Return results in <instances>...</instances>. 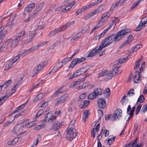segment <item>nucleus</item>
Masks as SVG:
<instances>
[{
    "instance_id": "nucleus-3",
    "label": "nucleus",
    "mask_w": 147,
    "mask_h": 147,
    "mask_svg": "<svg viewBox=\"0 0 147 147\" xmlns=\"http://www.w3.org/2000/svg\"><path fill=\"white\" fill-rule=\"evenodd\" d=\"M102 91L101 89L98 90V88L94 89V92L90 93L88 96V98L90 100H92L94 98H96L98 95H101L102 93Z\"/></svg>"
},
{
    "instance_id": "nucleus-33",
    "label": "nucleus",
    "mask_w": 147,
    "mask_h": 147,
    "mask_svg": "<svg viewBox=\"0 0 147 147\" xmlns=\"http://www.w3.org/2000/svg\"><path fill=\"white\" fill-rule=\"evenodd\" d=\"M142 60V56H141V57L140 58L138 59V60H137L135 63V69L137 70L138 69V68L139 67L140 64L139 63Z\"/></svg>"
},
{
    "instance_id": "nucleus-23",
    "label": "nucleus",
    "mask_w": 147,
    "mask_h": 147,
    "mask_svg": "<svg viewBox=\"0 0 147 147\" xmlns=\"http://www.w3.org/2000/svg\"><path fill=\"white\" fill-rule=\"evenodd\" d=\"M110 13L109 12H107V13H104L102 16V17L100 20V21L102 22H105L107 20V18L109 16Z\"/></svg>"
},
{
    "instance_id": "nucleus-37",
    "label": "nucleus",
    "mask_w": 147,
    "mask_h": 147,
    "mask_svg": "<svg viewBox=\"0 0 147 147\" xmlns=\"http://www.w3.org/2000/svg\"><path fill=\"white\" fill-rule=\"evenodd\" d=\"M80 33V32H79L77 34L74 36L71 39V40H77L78 39L81 37Z\"/></svg>"
},
{
    "instance_id": "nucleus-27",
    "label": "nucleus",
    "mask_w": 147,
    "mask_h": 147,
    "mask_svg": "<svg viewBox=\"0 0 147 147\" xmlns=\"http://www.w3.org/2000/svg\"><path fill=\"white\" fill-rule=\"evenodd\" d=\"M89 111L88 110H85L84 111L83 113V115L82 117V121L85 122L86 119L88 118Z\"/></svg>"
},
{
    "instance_id": "nucleus-51",
    "label": "nucleus",
    "mask_w": 147,
    "mask_h": 147,
    "mask_svg": "<svg viewBox=\"0 0 147 147\" xmlns=\"http://www.w3.org/2000/svg\"><path fill=\"white\" fill-rule=\"evenodd\" d=\"M5 36V34L3 33H1L0 34V44L1 43L4 39Z\"/></svg>"
},
{
    "instance_id": "nucleus-63",
    "label": "nucleus",
    "mask_w": 147,
    "mask_h": 147,
    "mask_svg": "<svg viewBox=\"0 0 147 147\" xmlns=\"http://www.w3.org/2000/svg\"><path fill=\"white\" fill-rule=\"evenodd\" d=\"M45 125L43 124H41L37 126H36V127L34 128L36 130H38L40 129L42 127H45Z\"/></svg>"
},
{
    "instance_id": "nucleus-4",
    "label": "nucleus",
    "mask_w": 147,
    "mask_h": 147,
    "mask_svg": "<svg viewBox=\"0 0 147 147\" xmlns=\"http://www.w3.org/2000/svg\"><path fill=\"white\" fill-rule=\"evenodd\" d=\"M86 58L84 57H82L81 58H76L71 62L69 67V68H72L77 64H79L84 62L86 60Z\"/></svg>"
},
{
    "instance_id": "nucleus-20",
    "label": "nucleus",
    "mask_w": 147,
    "mask_h": 147,
    "mask_svg": "<svg viewBox=\"0 0 147 147\" xmlns=\"http://www.w3.org/2000/svg\"><path fill=\"white\" fill-rule=\"evenodd\" d=\"M64 86H63L61 88L56 91L52 95V97H53L57 96L59 94L63 92L64 90Z\"/></svg>"
},
{
    "instance_id": "nucleus-41",
    "label": "nucleus",
    "mask_w": 147,
    "mask_h": 147,
    "mask_svg": "<svg viewBox=\"0 0 147 147\" xmlns=\"http://www.w3.org/2000/svg\"><path fill=\"white\" fill-rule=\"evenodd\" d=\"M25 106L24 104H22L17 107L16 108V109L14 110V111H16V113L19 112Z\"/></svg>"
},
{
    "instance_id": "nucleus-54",
    "label": "nucleus",
    "mask_w": 147,
    "mask_h": 147,
    "mask_svg": "<svg viewBox=\"0 0 147 147\" xmlns=\"http://www.w3.org/2000/svg\"><path fill=\"white\" fill-rule=\"evenodd\" d=\"M59 69V68L55 65L53 68V69L49 72V74L54 73L56 71Z\"/></svg>"
},
{
    "instance_id": "nucleus-32",
    "label": "nucleus",
    "mask_w": 147,
    "mask_h": 147,
    "mask_svg": "<svg viewBox=\"0 0 147 147\" xmlns=\"http://www.w3.org/2000/svg\"><path fill=\"white\" fill-rule=\"evenodd\" d=\"M37 139L36 140V141H34V143L31 146V147H33L35 145H36L38 142H39L41 140V137L40 135H37Z\"/></svg>"
},
{
    "instance_id": "nucleus-13",
    "label": "nucleus",
    "mask_w": 147,
    "mask_h": 147,
    "mask_svg": "<svg viewBox=\"0 0 147 147\" xmlns=\"http://www.w3.org/2000/svg\"><path fill=\"white\" fill-rule=\"evenodd\" d=\"M9 40H11L10 41L11 43L10 48L13 47H15L19 43L20 41L18 40L17 38L15 37V38L14 39H9Z\"/></svg>"
},
{
    "instance_id": "nucleus-31",
    "label": "nucleus",
    "mask_w": 147,
    "mask_h": 147,
    "mask_svg": "<svg viewBox=\"0 0 147 147\" xmlns=\"http://www.w3.org/2000/svg\"><path fill=\"white\" fill-rule=\"evenodd\" d=\"M8 96L6 95L0 97V106L3 104L4 102L8 98Z\"/></svg>"
},
{
    "instance_id": "nucleus-55",
    "label": "nucleus",
    "mask_w": 147,
    "mask_h": 147,
    "mask_svg": "<svg viewBox=\"0 0 147 147\" xmlns=\"http://www.w3.org/2000/svg\"><path fill=\"white\" fill-rule=\"evenodd\" d=\"M44 111L43 109H40L38 111L36 114V117H38L42 113H44Z\"/></svg>"
},
{
    "instance_id": "nucleus-18",
    "label": "nucleus",
    "mask_w": 147,
    "mask_h": 147,
    "mask_svg": "<svg viewBox=\"0 0 147 147\" xmlns=\"http://www.w3.org/2000/svg\"><path fill=\"white\" fill-rule=\"evenodd\" d=\"M26 33V32L23 30L20 32L18 34V35L15 36L17 38L18 40L20 41H21L22 39L25 38V35Z\"/></svg>"
},
{
    "instance_id": "nucleus-36",
    "label": "nucleus",
    "mask_w": 147,
    "mask_h": 147,
    "mask_svg": "<svg viewBox=\"0 0 147 147\" xmlns=\"http://www.w3.org/2000/svg\"><path fill=\"white\" fill-rule=\"evenodd\" d=\"M12 80H9L5 81L4 84L2 85L3 87L5 88H6V87L9 86L12 82Z\"/></svg>"
},
{
    "instance_id": "nucleus-19",
    "label": "nucleus",
    "mask_w": 147,
    "mask_h": 147,
    "mask_svg": "<svg viewBox=\"0 0 147 147\" xmlns=\"http://www.w3.org/2000/svg\"><path fill=\"white\" fill-rule=\"evenodd\" d=\"M40 45H38L37 46H35L32 47L30 49L28 50H25V51L23 53L22 55H23V54H27L28 53H29L35 49H36L38 47H40Z\"/></svg>"
},
{
    "instance_id": "nucleus-38",
    "label": "nucleus",
    "mask_w": 147,
    "mask_h": 147,
    "mask_svg": "<svg viewBox=\"0 0 147 147\" xmlns=\"http://www.w3.org/2000/svg\"><path fill=\"white\" fill-rule=\"evenodd\" d=\"M64 101V96L62 95L58 98V101L57 102V104L58 105L60 103L63 102Z\"/></svg>"
},
{
    "instance_id": "nucleus-64",
    "label": "nucleus",
    "mask_w": 147,
    "mask_h": 147,
    "mask_svg": "<svg viewBox=\"0 0 147 147\" xmlns=\"http://www.w3.org/2000/svg\"><path fill=\"white\" fill-rule=\"evenodd\" d=\"M21 56V54L20 53H19L18 55L16 56L12 60L15 62H16L19 59L20 57Z\"/></svg>"
},
{
    "instance_id": "nucleus-43",
    "label": "nucleus",
    "mask_w": 147,
    "mask_h": 147,
    "mask_svg": "<svg viewBox=\"0 0 147 147\" xmlns=\"http://www.w3.org/2000/svg\"><path fill=\"white\" fill-rule=\"evenodd\" d=\"M142 107V105L141 104H139L137 107L136 112L135 114L137 115L140 112V109Z\"/></svg>"
},
{
    "instance_id": "nucleus-47",
    "label": "nucleus",
    "mask_w": 147,
    "mask_h": 147,
    "mask_svg": "<svg viewBox=\"0 0 147 147\" xmlns=\"http://www.w3.org/2000/svg\"><path fill=\"white\" fill-rule=\"evenodd\" d=\"M88 28L89 26H86L84 27L81 30V32H80V33L84 34L87 32Z\"/></svg>"
},
{
    "instance_id": "nucleus-44",
    "label": "nucleus",
    "mask_w": 147,
    "mask_h": 147,
    "mask_svg": "<svg viewBox=\"0 0 147 147\" xmlns=\"http://www.w3.org/2000/svg\"><path fill=\"white\" fill-rule=\"evenodd\" d=\"M36 124V123L35 121H32L28 123L27 125V128H30L31 127L34 126Z\"/></svg>"
},
{
    "instance_id": "nucleus-56",
    "label": "nucleus",
    "mask_w": 147,
    "mask_h": 147,
    "mask_svg": "<svg viewBox=\"0 0 147 147\" xmlns=\"http://www.w3.org/2000/svg\"><path fill=\"white\" fill-rule=\"evenodd\" d=\"M104 130L105 132V137L108 136L109 134V131L108 130H107L106 129H105V127H103L101 131H102L103 130Z\"/></svg>"
},
{
    "instance_id": "nucleus-15",
    "label": "nucleus",
    "mask_w": 147,
    "mask_h": 147,
    "mask_svg": "<svg viewBox=\"0 0 147 147\" xmlns=\"http://www.w3.org/2000/svg\"><path fill=\"white\" fill-rule=\"evenodd\" d=\"M122 115V111L119 109H117L116 111H115L114 115H113V118H114L115 120L118 119V116L121 117Z\"/></svg>"
},
{
    "instance_id": "nucleus-7",
    "label": "nucleus",
    "mask_w": 147,
    "mask_h": 147,
    "mask_svg": "<svg viewBox=\"0 0 147 147\" xmlns=\"http://www.w3.org/2000/svg\"><path fill=\"white\" fill-rule=\"evenodd\" d=\"M44 5V3L42 2L36 5L35 9L33 12V15L34 16H36L37 14L39 13L42 9Z\"/></svg>"
},
{
    "instance_id": "nucleus-14",
    "label": "nucleus",
    "mask_w": 147,
    "mask_h": 147,
    "mask_svg": "<svg viewBox=\"0 0 147 147\" xmlns=\"http://www.w3.org/2000/svg\"><path fill=\"white\" fill-rule=\"evenodd\" d=\"M122 115V111L119 109H117L116 111H115L114 115H113V118H114L115 120L118 119V116L121 117Z\"/></svg>"
},
{
    "instance_id": "nucleus-21",
    "label": "nucleus",
    "mask_w": 147,
    "mask_h": 147,
    "mask_svg": "<svg viewBox=\"0 0 147 147\" xmlns=\"http://www.w3.org/2000/svg\"><path fill=\"white\" fill-rule=\"evenodd\" d=\"M142 45L141 44L137 45L132 47L131 49V51H128V52H129V54L133 53L134 51H136L138 49L142 48Z\"/></svg>"
},
{
    "instance_id": "nucleus-2",
    "label": "nucleus",
    "mask_w": 147,
    "mask_h": 147,
    "mask_svg": "<svg viewBox=\"0 0 147 147\" xmlns=\"http://www.w3.org/2000/svg\"><path fill=\"white\" fill-rule=\"evenodd\" d=\"M66 131V138L69 141L72 140L75 138L78 133L75 129L70 128H67Z\"/></svg>"
},
{
    "instance_id": "nucleus-28",
    "label": "nucleus",
    "mask_w": 147,
    "mask_h": 147,
    "mask_svg": "<svg viewBox=\"0 0 147 147\" xmlns=\"http://www.w3.org/2000/svg\"><path fill=\"white\" fill-rule=\"evenodd\" d=\"M104 8L105 5H102L99 6L95 10H94L95 12V13L97 14L98 13L101 12L103 10Z\"/></svg>"
},
{
    "instance_id": "nucleus-50",
    "label": "nucleus",
    "mask_w": 147,
    "mask_h": 147,
    "mask_svg": "<svg viewBox=\"0 0 147 147\" xmlns=\"http://www.w3.org/2000/svg\"><path fill=\"white\" fill-rule=\"evenodd\" d=\"M13 25L14 23L12 22H9L6 24L5 25V27L9 26V28H11L13 26Z\"/></svg>"
},
{
    "instance_id": "nucleus-39",
    "label": "nucleus",
    "mask_w": 147,
    "mask_h": 147,
    "mask_svg": "<svg viewBox=\"0 0 147 147\" xmlns=\"http://www.w3.org/2000/svg\"><path fill=\"white\" fill-rule=\"evenodd\" d=\"M90 102L89 100H85L84 101V104L80 107L81 109L84 108L86 107Z\"/></svg>"
},
{
    "instance_id": "nucleus-58",
    "label": "nucleus",
    "mask_w": 147,
    "mask_h": 147,
    "mask_svg": "<svg viewBox=\"0 0 147 147\" xmlns=\"http://www.w3.org/2000/svg\"><path fill=\"white\" fill-rule=\"evenodd\" d=\"M81 80L80 79L78 80L77 81L74 82L73 85L71 86V88H74L78 84Z\"/></svg>"
},
{
    "instance_id": "nucleus-5",
    "label": "nucleus",
    "mask_w": 147,
    "mask_h": 147,
    "mask_svg": "<svg viewBox=\"0 0 147 147\" xmlns=\"http://www.w3.org/2000/svg\"><path fill=\"white\" fill-rule=\"evenodd\" d=\"M56 116L53 115L51 112H49L47 114L45 117V122L48 121L52 122L56 118Z\"/></svg>"
},
{
    "instance_id": "nucleus-22",
    "label": "nucleus",
    "mask_w": 147,
    "mask_h": 147,
    "mask_svg": "<svg viewBox=\"0 0 147 147\" xmlns=\"http://www.w3.org/2000/svg\"><path fill=\"white\" fill-rule=\"evenodd\" d=\"M22 125L19 124L16 125L14 128V133L16 134L18 132L22 129Z\"/></svg>"
},
{
    "instance_id": "nucleus-45",
    "label": "nucleus",
    "mask_w": 147,
    "mask_h": 147,
    "mask_svg": "<svg viewBox=\"0 0 147 147\" xmlns=\"http://www.w3.org/2000/svg\"><path fill=\"white\" fill-rule=\"evenodd\" d=\"M86 9L85 7H84L81 9H78L76 11V15H78L80 13L84 11Z\"/></svg>"
},
{
    "instance_id": "nucleus-57",
    "label": "nucleus",
    "mask_w": 147,
    "mask_h": 147,
    "mask_svg": "<svg viewBox=\"0 0 147 147\" xmlns=\"http://www.w3.org/2000/svg\"><path fill=\"white\" fill-rule=\"evenodd\" d=\"M147 111V105L145 104L142 108L141 110V112H142L144 113H145V112Z\"/></svg>"
},
{
    "instance_id": "nucleus-1",
    "label": "nucleus",
    "mask_w": 147,
    "mask_h": 147,
    "mask_svg": "<svg viewBox=\"0 0 147 147\" xmlns=\"http://www.w3.org/2000/svg\"><path fill=\"white\" fill-rule=\"evenodd\" d=\"M130 32L129 29H123L118 32L115 35L113 34L106 37L103 41L99 47H96L95 49L90 52L87 57H92L100 53L102 49L110 45L113 41L117 42L121 39L125 35Z\"/></svg>"
},
{
    "instance_id": "nucleus-12",
    "label": "nucleus",
    "mask_w": 147,
    "mask_h": 147,
    "mask_svg": "<svg viewBox=\"0 0 147 147\" xmlns=\"http://www.w3.org/2000/svg\"><path fill=\"white\" fill-rule=\"evenodd\" d=\"M36 30H35L34 31H30L28 33L29 38L25 41V43H28L32 41V39L35 36V32Z\"/></svg>"
},
{
    "instance_id": "nucleus-10",
    "label": "nucleus",
    "mask_w": 147,
    "mask_h": 147,
    "mask_svg": "<svg viewBox=\"0 0 147 147\" xmlns=\"http://www.w3.org/2000/svg\"><path fill=\"white\" fill-rule=\"evenodd\" d=\"M134 37L132 35H129L127 37V40L125 42L123 43L119 47V48L121 49L123 47L125 46L130 43L133 40Z\"/></svg>"
},
{
    "instance_id": "nucleus-16",
    "label": "nucleus",
    "mask_w": 147,
    "mask_h": 147,
    "mask_svg": "<svg viewBox=\"0 0 147 147\" xmlns=\"http://www.w3.org/2000/svg\"><path fill=\"white\" fill-rule=\"evenodd\" d=\"M11 40H8L2 45L0 47V52L5 51L7 49L8 45Z\"/></svg>"
},
{
    "instance_id": "nucleus-48",
    "label": "nucleus",
    "mask_w": 147,
    "mask_h": 147,
    "mask_svg": "<svg viewBox=\"0 0 147 147\" xmlns=\"http://www.w3.org/2000/svg\"><path fill=\"white\" fill-rule=\"evenodd\" d=\"M107 72H108V71H102L100 72L99 75L98 77V78L102 76L106 75Z\"/></svg>"
},
{
    "instance_id": "nucleus-17",
    "label": "nucleus",
    "mask_w": 147,
    "mask_h": 147,
    "mask_svg": "<svg viewBox=\"0 0 147 147\" xmlns=\"http://www.w3.org/2000/svg\"><path fill=\"white\" fill-rule=\"evenodd\" d=\"M62 125L61 123L59 122L58 121H55L53 123L52 129L54 130H57L60 128Z\"/></svg>"
},
{
    "instance_id": "nucleus-46",
    "label": "nucleus",
    "mask_w": 147,
    "mask_h": 147,
    "mask_svg": "<svg viewBox=\"0 0 147 147\" xmlns=\"http://www.w3.org/2000/svg\"><path fill=\"white\" fill-rule=\"evenodd\" d=\"M64 61V59H63L61 61V62H58L55 65L59 69L63 66V63Z\"/></svg>"
},
{
    "instance_id": "nucleus-60",
    "label": "nucleus",
    "mask_w": 147,
    "mask_h": 147,
    "mask_svg": "<svg viewBox=\"0 0 147 147\" xmlns=\"http://www.w3.org/2000/svg\"><path fill=\"white\" fill-rule=\"evenodd\" d=\"M142 20L143 21L142 22H141L145 26V24L147 23V17L143 18Z\"/></svg>"
},
{
    "instance_id": "nucleus-53",
    "label": "nucleus",
    "mask_w": 147,
    "mask_h": 147,
    "mask_svg": "<svg viewBox=\"0 0 147 147\" xmlns=\"http://www.w3.org/2000/svg\"><path fill=\"white\" fill-rule=\"evenodd\" d=\"M140 3V1L139 0H137V1L135 2L132 5L131 7V9H133L135 7H136Z\"/></svg>"
},
{
    "instance_id": "nucleus-52",
    "label": "nucleus",
    "mask_w": 147,
    "mask_h": 147,
    "mask_svg": "<svg viewBox=\"0 0 147 147\" xmlns=\"http://www.w3.org/2000/svg\"><path fill=\"white\" fill-rule=\"evenodd\" d=\"M131 56V55H129L127 57H126L120 59L122 62V63H124L128 59V57H129V58Z\"/></svg>"
},
{
    "instance_id": "nucleus-49",
    "label": "nucleus",
    "mask_w": 147,
    "mask_h": 147,
    "mask_svg": "<svg viewBox=\"0 0 147 147\" xmlns=\"http://www.w3.org/2000/svg\"><path fill=\"white\" fill-rule=\"evenodd\" d=\"M76 1H74L71 2V3L68 4V5L69 6V8L66 9H70L73 6L76 4Z\"/></svg>"
},
{
    "instance_id": "nucleus-34",
    "label": "nucleus",
    "mask_w": 147,
    "mask_h": 147,
    "mask_svg": "<svg viewBox=\"0 0 147 147\" xmlns=\"http://www.w3.org/2000/svg\"><path fill=\"white\" fill-rule=\"evenodd\" d=\"M106 76L105 77V79L106 80H108L111 79L114 76L111 74V73L107 72L106 74Z\"/></svg>"
},
{
    "instance_id": "nucleus-35",
    "label": "nucleus",
    "mask_w": 147,
    "mask_h": 147,
    "mask_svg": "<svg viewBox=\"0 0 147 147\" xmlns=\"http://www.w3.org/2000/svg\"><path fill=\"white\" fill-rule=\"evenodd\" d=\"M145 100V98L143 94L141 95L139 97L136 104H137L138 102H140L141 103H143L144 102Z\"/></svg>"
},
{
    "instance_id": "nucleus-29",
    "label": "nucleus",
    "mask_w": 147,
    "mask_h": 147,
    "mask_svg": "<svg viewBox=\"0 0 147 147\" xmlns=\"http://www.w3.org/2000/svg\"><path fill=\"white\" fill-rule=\"evenodd\" d=\"M44 67L43 65L41 64L40 63V64H39L37 67L36 68V69L34 71V74H36L39 71H40L42 70L43 68Z\"/></svg>"
},
{
    "instance_id": "nucleus-11",
    "label": "nucleus",
    "mask_w": 147,
    "mask_h": 147,
    "mask_svg": "<svg viewBox=\"0 0 147 147\" xmlns=\"http://www.w3.org/2000/svg\"><path fill=\"white\" fill-rule=\"evenodd\" d=\"M141 76L140 73L138 71H135V75L134 77V82L135 83H138L140 81V78Z\"/></svg>"
},
{
    "instance_id": "nucleus-6",
    "label": "nucleus",
    "mask_w": 147,
    "mask_h": 147,
    "mask_svg": "<svg viewBox=\"0 0 147 147\" xmlns=\"http://www.w3.org/2000/svg\"><path fill=\"white\" fill-rule=\"evenodd\" d=\"M64 30V25L62 26L61 27L56 28L54 30L52 31L48 35V36L50 37L56 34L57 33L62 31Z\"/></svg>"
},
{
    "instance_id": "nucleus-30",
    "label": "nucleus",
    "mask_w": 147,
    "mask_h": 147,
    "mask_svg": "<svg viewBox=\"0 0 147 147\" xmlns=\"http://www.w3.org/2000/svg\"><path fill=\"white\" fill-rule=\"evenodd\" d=\"M111 94L110 90L109 88H107L104 90V96L106 98L109 97Z\"/></svg>"
},
{
    "instance_id": "nucleus-26",
    "label": "nucleus",
    "mask_w": 147,
    "mask_h": 147,
    "mask_svg": "<svg viewBox=\"0 0 147 147\" xmlns=\"http://www.w3.org/2000/svg\"><path fill=\"white\" fill-rule=\"evenodd\" d=\"M45 94L43 93H41L38 94L37 96L33 100V101L35 102L38 100H40L42 99L44 97Z\"/></svg>"
},
{
    "instance_id": "nucleus-59",
    "label": "nucleus",
    "mask_w": 147,
    "mask_h": 147,
    "mask_svg": "<svg viewBox=\"0 0 147 147\" xmlns=\"http://www.w3.org/2000/svg\"><path fill=\"white\" fill-rule=\"evenodd\" d=\"M74 21H73L67 22L65 25V29L72 25L74 23Z\"/></svg>"
},
{
    "instance_id": "nucleus-40",
    "label": "nucleus",
    "mask_w": 147,
    "mask_h": 147,
    "mask_svg": "<svg viewBox=\"0 0 147 147\" xmlns=\"http://www.w3.org/2000/svg\"><path fill=\"white\" fill-rule=\"evenodd\" d=\"M145 27V26L141 22L139 25H138L135 29L136 31H139L140 30L142 29L144 27Z\"/></svg>"
},
{
    "instance_id": "nucleus-61",
    "label": "nucleus",
    "mask_w": 147,
    "mask_h": 147,
    "mask_svg": "<svg viewBox=\"0 0 147 147\" xmlns=\"http://www.w3.org/2000/svg\"><path fill=\"white\" fill-rule=\"evenodd\" d=\"M122 63V62L121 59H119L115 62V65H118V66H120V65Z\"/></svg>"
},
{
    "instance_id": "nucleus-9",
    "label": "nucleus",
    "mask_w": 147,
    "mask_h": 147,
    "mask_svg": "<svg viewBox=\"0 0 147 147\" xmlns=\"http://www.w3.org/2000/svg\"><path fill=\"white\" fill-rule=\"evenodd\" d=\"M98 105L99 107L101 109L105 108L106 106L105 101L102 98H99L97 101Z\"/></svg>"
},
{
    "instance_id": "nucleus-62",
    "label": "nucleus",
    "mask_w": 147,
    "mask_h": 147,
    "mask_svg": "<svg viewBox=\"0 0 147 147\" xmlns=\"http://www.w3.org/2000/svg\"><path fill=\"white\" fill-rule=\"evenodd\" d=\"M134 90L133 89H131L130 90L127 94V96H130L131 95L134 94L135 93L134 92Z\"/></svg>"
},
{
    "instance_id": "nucleus-25",
    "label": "nucleus",
    "mask_w": 147,
    "mask_h": 147,
    "mask_svg": "<svg viewBox=\"0 0 147 147\" xmlns=\"http://www.w3.org/2000/svg\"><path fill=\"white\" fill-rule=\"evenodd\" d=\"M100 127V124L98 123L96 127V129L95 128H93L92 129V130L91 132V136L93 137L94 138L95 137V131L96 130L97 131H98L99 130V128Z\"/></svg>"
},
{
    "instance_id": "nucleus-42",
    "label": "nucleus",
    "mask_w": 147,
    "mask_h": 147,
    "mask_svg": "<svg viewBox=\"0 0 147 147\" xmlns=\"http://www.w3.org/2000/svg\"><path fill=\"white\" fill-rule=\"evenodd\" d=\"M75 120L73 119L71 122L70 124L68 126L67 128H70L74 129V124L75 123Z\"/></svg>"
},
{
    "instance_id": "nucleus-8",
    "label": "nucleus",
    "mask_w": 147,
    "mask_h": 147,
    "mask_svg": "<svg viewBox=\"0 0 147 147\" xmlns=\"http://www.w3.org/2000/svg\"><path fill=\"white\" fill-rule=\"evenodd\" d=\"M36 5L35 3H32L28 5L24 9V14H27L31 12Z\"/></svg>"
},
{
    "instance_id": "nucleus-24",
    "label": "nucleus",
    "mask_w": 147,
    "mask_h": 147,
    "mask_svg": "<svg viewBox=\"0 0 147 147\" xmlns=\"http://www.w3.org/2000/svg\"><path fill=\"white\" fill-rule=\"evenodd\" d=\"M116 138L115 137H114L113 135H110L108 137V139L107 140L108 144L111 146L114 142L115 139ZM106 141V140H105Z\"/></svg>"
}]
</instances>
